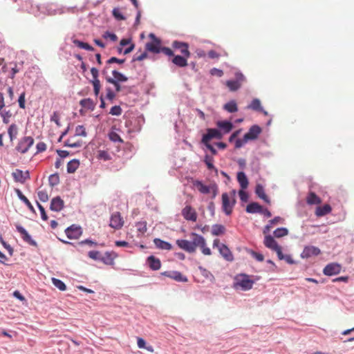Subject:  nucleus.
I'll list each match as a JSON object with an SVG mask.
<instances>
[{
	"instance_id": "nucleus-1",
	"label": "nucleus",
	"mask_w": 354,
	"mask_h": 354,
	"mask_svg": "<svg viewBox=\"0 0 354 354\" xmlns=\"http://www.w3.org/2000/svg\"><path fill=\"white\" fill-rule=\"evenodd\" d=\"M254 281L250 279V277L245 274H242L235 278L234 288L243 291L249 290L252 288Z\"/></svg>"
},
{
	"instance_id": "nucleus-2",
	"label": "nucleus",
	"mask_w": 354,
	"mask_h": 354,
	"mask_svg": "<svg viewBox=\"0 0 354 354\" xmlns=\"http://www.w3.org/2000/svg\"><path fill=\"white\" fill-rule=\"evenodd\" d=\"M213 248H218L219 253L225 260L230 262L234 260V256L231 250L226 245L221 243L219 239L214 240Z\"/></svg>"
},
{
	"instance_id": "nucleus-3",
	"label": "nucleus",
	"mask_w": 354,
	"mask_h": 354,
	"mask_svg": "<svg viewBox=\"0 0 354 354\" xmlns=\"http://www.w3.org/2000/svg\"><path fill=\"white\" fill-rule=\"evenodd\" d=\"M194 185L202 194H207L212 192L213 197H215L217 194L218 187L215 183L210 184L209 185H205L203 182L196 180L194 182Z\"/></svg>"
},
{
	"instance_id": "nucleus-4",
	"label": "nucleus",
	"mask_w": 354,
	"mask_h": 354,
	"mask_svg": "<svg viewBox=\"0 0 354 354\" xmlns=\"http://www.w3.org/2000/svg\"><path fill=\"white\" fill-rule=\"evenodd\" d=\"M33 144L34 139L31 136L24 137L19 140L17 146L16 147V150L21 153H25Z\"/></svg>"
},
{
	"instance_id": "nucleus-5",
	"label": "nucleus",
	"mask_w": 354,
	"mask_h": 354,
	"mask_svg": "<svg viewBox=\"0 0 354 354\" xmlns=\"http://www.w3.org/2000/svg\"><path fill=\"white\" fill-rule=\"evenodd\" d=\"M149 37L152 39V41L151 42H147L146 44V50L153 53H160V49L162 48V47L160 46V40L156 37V36L153 33H151L149 35Z\"/></svg>"
},
{
	"instance_id": "nucleus-6",
	"label": "nucleus",
	"mask_w": 354,
	"mask_h": 354,
	"mask_svg": "<svg viewBox=\"0 0 354 354\" xmlns=\"http://www.w3.org/2000/svg\"><path fill=\"white\" fill-rule=\"evenodd\" d=\"M244 81V75L242 73H237L236 74V80L227 81L226 86L231 91H236L241 86V84Z\"/></svg>"
},
{
	"instance_id": "nucleus-7",
	"label": "nucleus",
	"mask_w": 354,
	"mask_h": 354,
	"mask_svg": "<svg viewBox=\"0 0 354 354\" xmlns=\"http://www.w3.org/2000/svg\"><path fill=\"white\" fill-rule=\"evenodd\" d=\"M124 221L120 212H116L111 214L109 226L115 230H120L124 225Z\"/></svg>"
},
{
	"instance_id": "nucleus-8",
	"label": "nucleus",
	"mask_w": 354,
	"mask_h": 354,
	"mask_svg": "<svg viewBox=\"0 0 354 354\" xmlns=\"http://www.w3.org/2000/svg\"><path fill=\"white\" fill-rule=\"evenodd\" d=\"M223 137V134L221 131L216 129H207V133L204 134L201 142L202 143L209 142L212 139H221Z\"/></svg>"
},
{
	"instance_id": "nucleus-9",
	"label": "nucleus",
	"mask_w": 354,
	"mask_h": 354,
	"mask_svg": "<svg viewBox=\"0 0 354 354\" xmlns=\"http://www.w3.org/2000/svg\"><path fill=\"white\" fill-rule=\"evenodd\" d=\"M342 266L337 263H331L326 266L323 273L326 276H332L339 274L341 272Z\"/></svg>"
},
{
	"instance_id": "nucleus-10",
	"label": "nucleus",
	"mask_w": 354,
	"mask_h": 354,
	"mask_svg": "<svg viewBox=\"0 0 354 354\" xmlns=\"http://www.w3.org/2000/svg\"><path fill=\"white\" fill-rule=\"evenodd\" d=\"M263 243L266 248L274 251L277 254L281 250V247L271 235L265 236Z\"/></svg>"
},
{
	"instance_id": "nucleus-11",
	"label": "nucleus",
	"mask_w": 354,
	"mask_h": 354,
	"mask_svg": "<svg viewBox=\"0 0 354 354\" xmlns=\"http://www.w3.org/2000/svg\"><path fill=\"white\" fill-rule=\"evenodd\" d=\"M91 73L93 76V80H91V83L93 86L94 93L96 96H97L100 93V91L101 88L100 82L98 79L99 71L97 68H92L91 69Z\"/></svg>"
},
{
	"instance_id": "nucleus-12",
	"label": "nucleus",
	"mask_w": 354,
	"mask_h": 354,
	"mask_svg": "<svg viewBox=\"0 0 354 354\" xmlns=\"http://www.w3.org/2000/svg\"><path fill=\"white\" fill-rule=\"evenodd\" d=\"M182 215L185 219L193 222L196 221L197 214L194 208L190 205H186L182 210Z\"/></svg>"
},
{
	"instance_id": "nucleus-13",
	"label": "nucleus",
	"mask_w": 354,
	"mask_h": 354,
	"mask_svg": "<svg viewBox=\"0 0 354 354\" xmlns=\"http://www.w3.org/2000/svg\"><path fill=\"white\" fill-rule=\"evenodd\" d=\"M261 133V129L258 125L252 126L248 132L244 135L245 141L256 140L259 135Z\"/></svg>"
},
{
	"instance_id": "nucleus-14",
	"label": "nucleus",
	"mask_w": 354,
	"mask_h": 354,
	"mask_svg": "<svg viewBox=\"0 0 354 354\" xmlns=\"http://www.w3.org/2000/svg\"><path fill=\"white\" fill-rule=\"evenodd\" d=\"M65 232L67 237L70 239H77L80 237L82 233L81 227L74 225L68 227Z\"/></svg>"
},
{
	"instance_id": "nucleus-15",
	"label": "nucleus",
	"mask_w": 354,
	"mask_h": 354,
	"mask_svg": "<svg viewBox=\"0 0 354 354\" xmlns=\"http://www.w3.org/2000/svg\"><path fill=\"white\" fill-rule=\"evenodd\" d=\"M172 47L175 49H178L180 53L185 57H190V52L189 50V45L185 42L174 41L172 43Z\"/></svg>"
},
{
	"instance_id": "nucleus-16",
	"label": "nucleus",
	"mask_w": 354,
	"mask_h": 354,
	"mask_svg": "<svg viewBox=\"0 0 354 354\" xmlns=\"http://www.w3.org/2000/svg\"><path fill=\"white\" fill-rule=\"evenodd\" d=\"M234 201L230 203L229 196L227 193L222 194V207L227 215H230L232 212V207Z\"/></svg>"
},
{
	"instance_id": "nucleus-17",
	"label": "nucleus",
	"mask_w": 354,
	"mask_h": 354,
	"mask_svg": "<svg viewBox=\"0 0 354 354\" xmlns=\"http://www.w3.org/2000/svg\"><path fill=\"white\" fill-rule=\"evenodd\" d=\"M320 250L315 246H306L301 252V257L304 259H308L313 256H317L320 254Z\"/></svg>"
},
{
	"instance_id": "nucleus-18",
	"label": "nucleus",
	"mask_w": 354,
	"mask_h": 354,
	"mask_svg": "<svg viewBox=\"0 0 354 354\" xmlns=\"http://www.w3.org/2000/svg\"><path fill=\"white\" fill-rule=\"evenodd\" d=\"M162 275L169 277L176 281L180 282H187V278L185 276H183L178 271H166L161 273Z\"/></svg>"
},
{
	"instance_id": "nucleus-19",
	"label": "nucleus",
	"mask_w": 354,
	"mask_h": 354,
	"mask_svg": "<svg viewBox=\"0 0 354 354\" xmlns=\"http://www.w3.org/2000/svg\"><path fill=\"white\" fill-rule=\"evenodd\" d=\"M12 176L15 181L19 182V183H24L27 179L30 178L29 171H26L24 172L23 171L20 169H16L12 173Z\"/></svg>"
},
{
	"instance_id": "nucleus-20",
	"label": "nucleus",
	"mask_w": 354,
	"mask_h": 354,
	"mask_svg": "<svg viewBox=\"0 0 354 354\" xmlns=\"http://www.w3.org/2000/svg\"><path fill=\"white\" fill-rule=\"evenodd\" d=\"M16 228L17 231L21 234V238L25 242L33 246H35L37 245L36 242L33 239H32L31 236L29 235L28 232L22 226L17 225Z\"/></svg>"
},
{
	"instance_id": "nucleus-21",
	"label": "nucleus",
	"mask_w": 354,
	"mask_h": 354,
	"mask_svg": "<svg viewBox=\"0 0 354 354\" xmlns=\"http://www.w3.org/2000/svg\"><path fill=\"white\" fill-rule=\"evenodd\" d=\"M64 207V201L59 196L55 197L51 200L50 209L52 211L59 212Z\"/></svg>"
},
{
	"instance_id": "nucleus-22",
	"label": "nucleus",
	"mask_w": 354,
	"mask_h": 354,
	"mask_svg": "<svg viewBox=\"0 0 354 354\" xmlns=\"http://www.w3.org/2000/svg\"><path fill=\"white\" fill-rule=\"evenodd\" d=\"M118 255L115 252H106L103 256H102L100 261L106 265L112 266L114 264V260L117 258Z\"/></svg>"
},
{
	"instance_id": "nucleus-23",
	"label": "nucleus",
	"mask_w": 354,
	"mask_h": 354,
	"mask_svg": "<svg viewBox=\"0 0 354 354\" xmlns=\"http://www.w3.org/2000/svg\"><path fill=\"white\" fill-rule=\"evenodd\" d=\"M176 244L180 248L184 250L186 252L189 253L194 252V248L192 246L191 241L185 239H178L176 241Z\"/></svg>"
},
{
	"instance_id": "nucleus-24",
	"label": "nucleus",
	"mask_w": 354,
	"mask_h": 354,
	"mask_svg": "<svg viewBox=\"0 0 354 354\" xmlns=\"http://www.w3.org/2000/svg\"><path fill=\"white\" fill-rule=\"evenodd\" d=\"M256 194L262 200H263L266 203L270 204V200L268 196L266 194L264 187L261 184H257L255 188Z\"/></svg>"
},
{
	"instance_id": "nucleus-25",
	"label": "nucleus",
	"mask_w": 354,
	"mask_h": 354,
	"mask_svg": "<svg viewBox=\"0 0 354 354\" xmlns=\"http://www.w3.org/2000/svg\"><path fill=\"white\" fill-rule=\"evenodd\" d=\"M147 263L149 268L153 270H158L161 267V262L159 259L153 256H150L147 258Z\"/></svg>"
},
{
	"instance_id": "nucleus-26",
	"label": "nucleus",
	"mask_w": 354,
	"mask_h": 354,
	"mask_svg": "<svg viewBox=\"0 0 354 354\" xmlns=\"http://www.w3.org/2000/svg\"><path fill=\"white\" fill-rule=\"evenodd\" d=\"M332 211V208L330 205L325 204L323 206H319L316 208L315 214L318 217L324 216Z\"/></svg>"
},
{
	"instance_id": "nucleus-27",
	"label": "nucleus",
	"mask_w": 354,
	"mask_h": 354,
	"mask_svg": "<svg viewBox=\"0 0 354 354\" xmlns=\"http://www.w3.org/2000/svg\"><path fill=\"white\" fill-rule=\"evenodd\" d=\"M187 58L184 55H176L172 59V63L179 67H185L187 66Z\"/></svg>"
},
{
	"instance_id": "nucleus-28",
	"label": "nucleus",
	"mask_w": 354,
	"mask_h": 354,
	"mask_svg": "<svg viewBox=\"0 0 354 354\" xmlns=\"http://www.w3.org/2000/svg\"><path fill=\"white\" fill-rule=\"evenodd\" d=\"M217 127L223 131L225 133H229L233 129V124L229 121H218L216 123Z\"/></svg>"
},
{
	"instance_id": "nucleus-29",
	"label": "nucleus",
	"mask_w": 354,
	"mask_h": 354,
	"mask_svg": "<svg viewBox=\"0 0 354 354\" xmlns=\"http://www.w3.org/2000/svg\"><path fill=\"white\" fill-rule=\"evenodd\" d=\"M262 210V206L258 203L252 202L246 207V212L250 214L260 213Z\"/></svg>"
},
{
	"instance_id": "nucleus-30",
	"label": "nucleus",
	"mask_w": 354,
	"mask_h": 354,
	"mask_svg": "<svg viewBox=\"0 0 354 354\" xmlns=\"http://www.w3.org/2000/svg\"><path fill=\"white\" fill-rule=\"evenodd\" d=\"M237 180L242 189H245L248 187V180L244 172L240 171L237 174Z\"/></svg>"
},
{
	"instance_id": "nucleus-31",
	"label": "nucleus",
	"mask_w": 354,
	"mask_h": 354,
	"mask_svg": "<svg viewBox=\"0 0 354 354\" xmlns=\"http://www.w3.org/2000/svg\"><path fill=\"white\" fill-rule=\"evenodd\" d=\"M153 243L156 248L161 249V250H171V245L165 241H162L160 239H155L153 240Z\"/></svg>"
},
{
	"instance_id": "nucleus-32",
	"label": "nucleus",
	"mask_w": 354,
	"mask_h": 354,
	"mask_svg": "<svg viewBox=\"0 0 354 354\" xmlns=\"http://www.w3.org/2000/svg\"><path fill=\"white\" fill-rule=\"evenodd\" d=\"M308 205H319L322 203L321 198L314 192H310L306 198Z\"/></svg>"
},
{
	"instance_id": "nucleus-33",
	"label": "nucleus",
	"mask_w": 354,
	"mask_h": 354,
	"mask_svg": "<svg viewBox=\"0 0 354 354\" xmlns=\"http://www.w3.org/2000/svg\"><path fill=\"white\" fill-rule=\"evenodd\" d=\"M193 239L192 241H191L192 246L194 248V252L196 251V248L198 247L200 245L203 244V241H205V239L196 233H192V234Z\"/></svg>"
},
{
	"instance_id": "nucleus-34",
	"label": "nucleus",
	"mask_w": 354,
	"mask_h": 354,
	"mask_svg": "<svg viewBox=\"0 0 354 354\" xmlns=\"http://www.w3.org/2000/svg\"><path fill=\"white\" fill-rule=\"evenodd\" d=\"M80 104L82 106V107L91 111L94 110L95 106V103L91 98H85L81 100Z\"/></svg>"
},
{
	"instance_id": "nucleus-35",
	"label": "nucleus",
	"mask_w": 354,
	"mask_h": 354,
	"mask_svg": "<svg viewBox=\"0 0 354 354\" xmlns=\"http://www.w3.org/2000/svg\"><path fill=\"white\" fill-rule=\"evenodd\" d=\"M80 166V162L77 159L69 161L67 164V171L69 174L74 173Z\"/></svg>"
},
{
	"instance_id": "nucleus-36",
	"label": "nucleus",
	"mask_w": 354,
	"mask_h": 354,
	"mask_svg": "<svg viewBox=\"0 0 354 354\" xmlns=\"http://www.w3.org/2000/svg\"><path fill=\"white\" fill-rule=\"evenodd\" d=\"M15 192L19 198L27 205V207L30 211L34 212L35 209L33 206L32 205L29 200L22 194V192L19 189H17Z\"/></svg>"
},
{
	"instance_id": "nucleus-37",
	"label": "nucleus",
	"mask_w": 354,
	"mask_h": 354,
	"mask_svg": "<svg viewBox=\"0 0 354 354\" xmlns=\"http://www.w3.org/2000/svg\"><path fill=\"white\" fill-rule=\"evenodd\" d=\"M223 109L229 113H234L238 111L236 102L231 100L223 106Z\"/></svg>"
},
{
	"instance_id": "nucleus-38",
	"label": "nucleus",
	"mask_w": 354,
	"mask_h": 354,
	"mask_svg": "<svg viewBox=\"0 0 354 354\" xmlns=\"http://www.w3.org/2000/svg\"><path fill=\"white\" fill-rule=\"evenodd\" d=\"M73 43L75 46H77V47H79L80 48L85 49V50H89V51L94 50V48L93 46H91V45H89L88 43L81 41L78 39H73Z\"/></svg>"
},
{
	"instance_id": "nucleus-39",
	"label": "nucleus",
	"mask_w": 354,
	"mask_h": 354,
	"mask_svg": "<svg viewBox=\"0 0 354 354\" xmlns=\"http://www.w3.org/2000/svg\"><path fill=\"white\" fill-rule=\"evenodd\" d=\"M249 109L262 111L263 109L261 106V102L259 99H254L252 102L247 107Z\"/></svg>"
},
{
	"instance_id": "nucleus-40",
	"label": "nucleus",
	"mask_w": 354,
	"mask_h": 354,
	"mask_svg": "<svg viewBox=\"0 0 354 354\" xmlns=\"http://www.w3.org/2000/svg\"><path fill=\"white\" fill-rule=\"evenodd\" d=\"M82 142L81 140L74 141L73 138H68L64 142V146L72 148L80 147L82 146Z\"/></svg>"
},
{
	"instance_id": "nucleus-41",
	"label": "nucleus",
	"mask_w": 354,
	"mask_h": 354,
	"mask_svg": "<svg viewBox=\"0 0 354 354\" xmlns=\"http://www.w3.org/2000/svg\"><path fill=\"white\" fill-rule=\"evenodd\" d=\"M8 133L10 139V141L12 142V140L16 138L17 135V127L15 124H12L8 130Z\"/></svg>"
},
{
	"instance_id": "nucleus-42",
	"label": "nucleus",
	"mask_w": 354,
	"mask_h": 354,
	"mask_svg": "<svg viewBox=\"0 0 354 354\" xmlns=\"http://www.w3.org/2000/svg\"><path fill=\"white\" fill-rule=\"evenodd\" d=\"M112 74L113 76L112 78L117 80L118 82H124L128 80L127 77L117 71H113Z\"/></svg>"
},
{
	"instance_id": "nucleus-43",
	"label": "nucleus",
	"mask_w": 354,
	"mask_h": 354,
	"mask_svg": "<svg viewBox=\"0 0 354 354\" xmlns=\"http://www.w3.org/2000/svg\"><path fill=\"white\" fill-rule=\"evenodd\" d=\"M225 232V227L222 225H214L212 226V234L214 236L223 234Z\"/></svg>"
},
{
	"instance_id": "nucleus-44",
	"label": "nucleus",
	"mask_w": 354,
	"mask_h": 354,
	"mask_svg": "<svg viewBox=\"0 0 354 354\" xmlns=\"http://www.w3.org/2000/svg\"><path fill=\"white\" fill-rule=\"evenodd\" d=\"M52 283L57 288L61 291H64L66 290V286L65 283L61 281L60 279H56V278H52Z\"/></svg>"
},
{
	"instance_id": "nucleus-45",
	"label": "nucleus",
	"mask_w": 354,
	"mask_h": 354,
	"mask_svg": "<svg viewBox=\"0 0 354 354\" xmlns=\"http://www.w3.org/2000/svg\"><path fill=\"white\" fill-rule=\"evenodd\" d=\"M277 254L279 260H284L289 264H293L295 263L291 256L288 254L284 255L282 250L279 251Z\"/></svg>"
},
{
	"instance_id": "nucleus-46",
	"label": "nucleus",
	"mask_w": 354,
	"mask_h": 354,
	"mask_svg": "<svg viewBox=\"0 0 354 354\" xmlns=\"http://www.w3.org/2000/svg\"><path fill=\"white\" fill-rule=\"evenodd\" d=\"M288 234V230L285 227H279L274 231V236L276 238H281L286 236Z\"/></svg>"
},
{
	"instance_id": "nucleus-47",
	"label": "nucleus",
	"mask_w": 354,
	"mask_h": 354,
	"mask_svg": "<svg viewBox=\"0 0 354 354\" xmlns=\"http://www.w3.org/2000/svg\"><path fill=\"white\" fill-rule=\"evenodd\" d=\"M48 182L50 186L52 187L57 185L59 183V176L58 174H51L48 178Z\"/></svg>"
},
{
	"instance_id": "nucleus-48",
	"label": "nucleus",
	"mask_w": 354,
	"mask_h": 354,
	"mask_svg": "<svg viewBox=\"0 0 354 354\" xmlns=\"http://www.w3.org/2000/svg\"><path fill=\"white\" fill-rule=\"evenodd\" d=\"M37 196H38L39 199L41 202H46L48 201V198H49L48 194L47 191L45 189H39L37 192Z\"/></svg>"
},
{
	"instance_id": "nucleus-49",
	"label": "nucleus",
	"mask_w": 354,
	"mask_h": 354,
	"mask_svg": "<svg viewBox=\"0 0 354 354\" xmlns=\"http://www.w3.org/2000/svg\"><path fill=\"white\" fill-rule=\"evenodd\" d=\"M213 161H214V159L212 156H209L208 155H206L205 156L204 162L206 164L207 168L209 169H214L216 171L217 169L214 167V166L213 165Z\"/></svg>"
},
{
	"instance_id": "nucleus-50",
	"label": "nucleus",
	"mask_w": 354,
	"mask_h": 354,
	"mask_svg": "<svg viewBox=\"0 0 354 354\" xmlns=\"http://www.w3.org/2000/svg\"><path fill=\"white\" fill-rule=\"evenodd\" d=\"M106 81L114 86L116 92H120L121 91V86L120 85V82H118L117 80H113L111 77H106Z\"/></svg>"
},
{
	"instance_id": "nucleus-51",
	"label": "nucleus",
	"mask_w": 354,
	"mask_h": 354,
	"mask_svg": "<svg viewBox=\"0 0 354 354\" xmlns=\"http://www.w3.org/2000/svg\"><path fill=\"white\" fill-rule=\"evenodd\" d=\"M112 14H113V16L117 19V20H119V21H121V20H124L125 19V17H124V15L122 14L120 8H113V11H112Z\"/></svg>"
},
{
	"instance_id": "nucleus-52",
	"label": "nucleus",
	"mask_w": 354,
	"mask_h": 354,
	"mask_svg": "<svg viewBox=\"0 0 354 354\" xmlns=\"http://www.w3.org/2000/svg\"><path fill=\"white\" fill-rule=\"evenodd\" d=\"M75 136H86V132L83 125L76 127Z\"/></svg>"
},
{
	"instance_id": "nucleus-53",
	"label": "nucleus",
	"mask_w": 354,
	"mask_h": 354,
	"mask_svg": "<svg viewBox=\"0 0 354 354\" xmlns=\"http://www.w3.org/2000/svg\"><path fill=\"white\" fill-rule=\"evenodd\" d=\"M97 158L104 160H109L111 159V156L106 151L100 150L97 153Z\"/></svg>"
},
{
	"instance_id": "nucleus-54",
	"label": "nucleus",
	"mask_w": 354,
	"mask_h": 354,
	"mask_svg": "<svg viewBox=\"0 0 354 354\" xmlns=\"http://www.w3.org/2000/svg\"><path fill=\"white\" fill-rule=\"evenodd\" d=\"M109 139L113 142H119L122 143L123 140L120 138V136L115 132H111L109 135Z\"/></svg>"
},
{
	"instance_id": "nucleus-55",
	"label": "nucleus",
	"mask_w": 354,
	"mask_h": 354,
	"mask_svg": "<svg viewBox=\"0 0 354 354\" xmlns=\"http://www.w3.org/2000/svg\"><path fill=\"white\" fill-rule=\"evenodd\" d=\"M199 269L201 270V274L203 277H205V278L209 279H214L213 274L209 270H207V269L203 268L202 267H199Z\"/></svg>"
},
{
	"instance_id": "nucleus-56",
	"label": "nucleus",
	"mask_w": 354,
	"mask_h": 354,
	"mask_svg": "<svg viewBox=\"0 0 354 354\" xmlns=\"http://www.w3.org/2000/svg\"><path fill=\"white\" fill-rule=\"evenodd\" d=\"M88 257L93 260H100L102 256L99 251H90L88 254Z\"/></svg>"
},
{
	"instance_id": "nucleus-57",
	"label": "nucleus",
	"mask_w": 354,
	"mask_h": 354,
	"mask_svg": "<svg viewBox=\"0 0 354 354\" xmlns=\"http://www.w3.org/2000/svg\"><path fill=\"white\" fill-rule=\"evenodd\" d=\"M0 241L3 247L8 251L9 254L12 256L14 252L13 248L3 240L1 236H0Z\"/></svg>"
},
{
	"instance_id": "nucleus-58",
	"label": "nucleus",
	"mask_w": 354,
	"mask_h": 354,
	"mask_svg": "<svg viewBox=\"0 0 354 354\" xmlns=\"http://www.w3.org/2000/svg\"><path fill=\"white\" fill-rule=\"evenodd\" d=\"M110 114L112 115H120L122 114V109L120 106H114L110 110Z\"/></svg>"
},
{
	"instance_id": "nucleus-59",
	"label": "nucleus",
	"mask_w": 354,
	"mask_h": 354,
	"mask_svg": "<svg viewBox=\"0 0 354 354\" xmlns=\"http://www.w3.org/2000/svg\"><path fill=\"white\" fill-rule=\"evenodd\" d=\"M103 37L104 39H110L113 41H115L118 39V37L115 34L106 31L104 33Z\"/></svg>"
},
{
	"instance_id": "nucleus-60",
	"label": "nucleus",
	"mask_w": 354,
	"mask_h": 354,
	"mask_svg": "<svg viewBox=\"0 0 354 354\" xmlns=\"http://www.w3.org/2000/svg\"><path fill=\"white\" fill-rule=\"evenodd\" d=\"M37 207L40 211L41 213V217L44 221H46L48 219L47 214L46 213L44 207L39 204L38 202H37Z\"/></svg>"
},
{
	"instance_id": "nucleus-61",
	"label": "nucleus",
	"mask_w": 354,
	"mask_h": 354,
	"mask_svg": "<svg viewBox=\"0 0 354 354\" xmlns=\"http://www.w3.org/2000/svg\"><path fill=\"white\" fill-rule=\"evenodd\" d=\"M284 219L280 216H276L274 218L269 221V223L272 225V227L278 223H283Z\"/></svg>"
},
{
	"instance_id": "nucleus-62",
	"label": "nucleus",
	"mask_w": 354,
	"mask_h": 354,
	"mask_svg": "<svg viewBox=\"0 0 354 354\" xmlns=\"http://www.w3.org/2000/svg\"><path fill=\"white\" fill-rule=\"evenodd\" d=\"M147 53L146 51L141 53L140 55L136 54L133 57V61H142L147 58Z\"/></svg>"
},
{
	"instance_id": "nucleus-63",
	"label": "nucleus",
	"mask_w": 354,
	"mask_h": 354,
	"mask_svg": "<svg viewBox=\"0 0 354 354\" xmlns=\"http://www.w3.org/2000/svg\"><path fill=\"white\" fill-rule=\"evenodd\" d=\"M37 153H41L46 150V145L44 142H39L37 144Z\"/></svg>"
},
{
	"instance_id": "nucleus-64",
	"label": "nucleus",
	"mask_w": 354,
	"mask_h": 354,
	"mask_svg": "<svg viewBox=\"0 0 354 354\" xmlns=\"http://www.w3.org/2000/svg\"><path fill=\"white\" fill-rule=\"evenodd\" d=\"M239 195L240 199L242 201L246 202L248 201V194L243 189H241V190L239 191Z\"/></svg>"
}]
</instances>
